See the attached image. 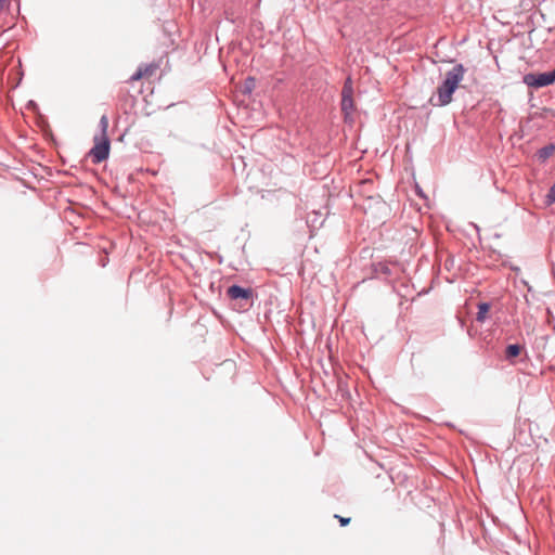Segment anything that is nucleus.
<instances>
[{
  "mask_svg": "<svg viewBox=\"0 0 555 555\" xmlns=\"http://www.w3.org/2000/svg\"><path fill=\"white\" fill-rule=\"evenodd\" d=\"M555 202V181L554 184L551 186L547 195H546V204L551 205Z\"/></svg>",
  "mask_w": 555,
  "mask_h": 555,
  "instance_id": "obj_11",
  "label": "nucleus"
},
{
  "mask_svg": "<svg viewBox=\"0 0 555 555\" xmlns=\"http://www.w3.org/2000/svg\"><path fill=\"white\" fill-rule=\"evenodd\" d=\"M341 111L346 118H350L354 111L353 98H341Z\"/></svg>",
  "mask_w": 555,
  "mask_h": 555,
  "instance_id": "obj_6",
  "label": "nucleus"
},
{
  "mask_svg": "<svg viewBox=\"0 0 555 555\" xmlns=\"http://www.w3.org/2000/svg\"><path fill=\"white\" fill-rule=\"evenodd\" d=\"M157 70L156 64H145L138 68V70L130 77L129 81L134 82L141 79L151 78Z\"/></svg>",
  "mask_w": 555,
  "mask_h": 555,
  "instance_id": "obj_4",
  "label": "nucleus"
},
{
  "mask_svg": "<svg viewBox=\"0 0 555 555\" xmlns=\"http://www.w3.org/2000/svg\"><path fill=\"white\" fill-rule=\"evenodd\" d=\"M352 94H353L352 81H351V78H347V80L344 85V88H343L341 98H352Z\"/></svg>",
  "mask_w": 555,
  "mask_h": 555,
  "instance_id": "obj_10",
  "label": "nucleus"
},
{
  "mask_svg": "<svg viewBox=\"0 0 555 555\" xmlns=\"http://www.w3.org/2000/svg\"><path fill=\"white\" fill-rule=\"evenodd\" d=\"M94 141V146L91 149L89 155L92 158V163L99 164L108 157L109 140L106 135H102L100 139L95 138Z\"/></svg>",
  "mask_w": 555,
  "mask_h": 555,
  "instance_id": "obj_3",
  "label": "nucleus"
},
{
  "mask_svg": "<svg viewBox=\"0 0 555 555\" xmlns=\"http://www.w3.org/2000/svg\"><path fill=\"white\" fill-rule=\"evenodd\" d=\"M10 7V0H0V14L7 11Z\"/></svg>",
  "mask_w": 555,
  "mask_h": 555,
  "instance_id": "obj_13",
  "label": "nucleus"
},
{
  "mask_svg": "<svg viewBox=\"0 0 555 555\" xmlns=\"http://www.w3.org/2000/svg\"><path fill=\"white\" fill-rule=\"evenodd\" d=\"M335 518H337L341 526H347L350 522V518H345L339 515H335Z\"/></svg>",
  "mask_w": 555,
  "mask_h": 555,
  "instance_id": "obj_14",
  "label": "nucleus"
},
{
  "mask_svg": "<svg viewBox=\"0 0 555 555\" xmlns=\"http://www.w3.org/2000/svg\"><path fill=\"white\" fill-rule=\"evenodd\" d=\"M528 87L542 88L555 82V69L547 73H529L524 76Z\"/></svg>",
  "mask_w": 555,
  "mask_h": 555,
  "instance_id": "obj_2",
  "label": "nucleus"
},
{
  "mask_svg": "<svg viewBox=\"0 0 555 555\" xmlns=\"http://www.w3.org/2000/svg\"><path fill=\"white\" fill-rule=\"evenodd\" d=\"M489 311H490V306L488 304H486V302L479 304L476 320L478 322H483L486 320Z\"/></svg>",
  "mask_w": 555,
  "mask_h": 555,
  "instance_id": "obj_7",
  "label": "nucleus"
},
{
  "mask_svg": "<svg viewBox=\"0 0 555 555\" xmlns=\"http://www.w3.org/2000/svg\"><path fill=\"white\" fill-rule=\"evenodd\" d=\"M228 296L233 299H245L248 300L251 298L253 291L250 288H243L237 285H232L228 288Z\"/></svg>",
  "mask_w": 555,
  "mask_h": 555,
  "instance_id": "obj_5",
  "label": "nucleus"
},
{
  "mask_svg": "<svg viewBox=\"0 0 555 555\" xmlns=\"http://www.w3.org/2000/svg\"><path fill=\"white\" fill-rule=\"evenodd\" d=\"M100 124H101L102 131H103L102 135H106L105 133H106V129L108 127V119L105 115L101 117Z\"/></svg>",
  "mask_w": 555,
  "mask_h": 555,
  "instance_id": "obj_12",
  "label": "nucleus"
},
{
  "mask_svg": "<svg viewBox=\"0 0 555 555\" xmlns=\"http://www.w3.org/2000/svg\"><path fill=\"white\" fill-rule=\"evenodd\" d=\"M554 151H555V147L553 145H548V146L541 149L538 152L539 159H541V160L547 159L554 153Z\"/></svg>",
  "mask_w": 555,
  "mask_h": 555,
  "instance_id": "obj_9",
  "label": "nucleus"
},
{
  "mask_svg": "<svg viewBox=\"0 0 555 555\" xmlns=\"http://www.w3.org/2000/svg\"><path fill=\"white\" fill-rule=\"evenodd\" d=\"M466 73V68L462 64H456L446 73L441 85L437 88V102L434 98L430 102L435 106H444L452 101L454 91L460 87Z\"/></svg>",
  "mask_w": 555,
  "mask_h": 555,
  "instance_id": "obj_1",
  "label": "nucleus"
},
{
  "mask_svg": "<svg viewBox=\"0 0 555 555\" xmlns=\"http://www.w3.org/2000/svg\"><path fill=\"white\" fill-rule=\"evenodd\" d=\"M521 352V347L519 345H508L506 347L505 356L507 360H512L518 357Z\"/></svg>",
  "mask_w": 555,
  "mask_h": 555,
  "instance_id": "obj_8",
  "label": "nucleus"
}]
</instances>
